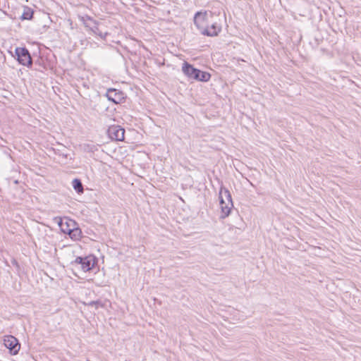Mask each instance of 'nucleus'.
Here are the masks:
<instances>
[{
	"mask_svg": "<svg viewBox=\"0 0 361 361\" xmlns=\"http://www.w3.org/2000/svg\"><path fill=\"white\" fill-rule=\"evenodd\" d=\"M208 23L207 14L206 12H197L194 17V24L197 26L200 33L209 37H216L221 31V26L217 23H214L211 25L205 26Z\"/></svg>",
	"mask_w": 361,
	"mask_h": 361,
	"instance_id": "f257e3e1",
	"label": "nucleus"
},
{
	"mask_svg": "<svg viewBox=\"0 0 361 361\" xmlns=\"http://www.w3.org/2000/svg\"><path fill=\"white\" fill-rule=\"evenodd\" d=\"M183 73L189 78L201 82H207L211 78L208 72L200 71L185 61L182 66Z\"/></svg>",
	"mask_w": 361,
	"mask_h": 361,
	"instance_id": "f03ea898",
	"label": "nucleus"
},
{
	"mask_svg": "<svg viewBox=\"0 0 361 361\" xmlns=\"http://www.w3.org/2000/svg\"><path fill=\"white\" fill-rule=\"evenodd\" d=\"M219 203L221 210L220 217L221 219H225L230 214L231 209L233 207V204L230 192L228 190L222 187L219 192Z\"/></svg>",
	"mask_w": 361,
	"mask_h": 361,
	"instance_id": "7ed1b4c3",
	"label": "nucleus"
},
{
	"mask_svg": "<svg viewBox=\"0 0 361 361\" xmlns=\"http://www.w3.org/2000/svg\"><path fill=\"white\" fill-rule=\"evenodd\" d=\"M97 262V258L92 255H90L84 257H77L74 261L71 262V264L80 265L81 269L83 271L87 272L92 270Z\"/></svg>",
	"mask_w": 361,
	"mask_h": 361,
	"instance_id": "20e7f679",
	"label": "nucleus"
},
{
	"mask_svg": "<svg viewBox=\"0 0 361 361\" xmlns=\"http://www.w3.org/2000/svg\"><path fill=\"white\" fill-rule=\"evenodd\" d=\"M16 58L18 63L23 66L31 68L32 59L28 49L25 47H16L15 50Z\"/></svg>",
	"mask_w": 361,
	"mask_h": 361,
	"instance_id": "39448f33",
	"label": "nucleus"
},
{
	"mask_svg": "<svg viewBox=\"0 0 361 361\" xmlns=\"http://www.w3.org/2000/svg\"><path fill=\"white\" fill-rule=\"evenodd\" d=\"M4 343L13 355L17 354L20 348V345L18 339L11 335L4 337Z\"/></svg>",
	"mask_w": 361,
	"mask_h": 361,
	"instance_id": "423d86ee",
	"label": "nucleus"
},
{
	"mask_svg": "<svg viewBox=\"0 0 361 361\" xmlns=\"http://www.w3.org/2000/svg\"><path fill=\"white\" fill-rule=\"evenodd\" d=\"M107 132L111 140L116 141H122L124 140L125 130L120 126H111Z\"/></svg>",
	"mask_w": 361,
	"mask_h": 361,
	"instance_id": "0eeeda50",
	"label": "nucleus"
},
{
	"mask_svg": "<svg viewBox=\"0 0 361 361\" xmlns=\"http://www.w3.org/2000/svg\"><path fill=\"white\" fill-rule=\"evenodd\" d=\"M106 97L108 100L114 104H120L125 100L124 93L121 90L113 88H110L107 90Z\"/></svg>",
	"mask_w": 361,
	"mask_h": 361,
	"instance_id": "6e6552de",
	"label": "nucleus"
},
{
	"mask_svg": "<svg viewBox=\"0 0 361 361\" xmlns=\"http://www.w3.org/2000/svg\"><path fill=\"white\" fill-rule=\"evenodd\" d=\"M58 225L59 226L61 231L63 233L68 234L72 227L76 226V223L75 221H73L71 219H70L69 221L63 222L62 219H59V221H58Z\"/></svg>",
	"mask_w": 361,
	"mask_h": 361,
	"instance_id": "1a4fd4ad",
	"label": "nucleus"
},
{
	"mask_svg": "<svg viewBox=\"0 0 361 361\" xmlns=\"http://www.w3.org/2000/svg\"><path fill=\"white\" fill-rule=\"evenodd\" d=\"M22 9H23V12L20 16V20H32L33 18L34 13H35L34 9H32V8L27 6H23L22 7Z\"/></svg>",
	"mask_w": 361,
	"mask_h": 361,
	"instance_id": "9d476101",
	"label": "nucleus"
},
{
	"mask_svg": "<svg viewBox=\"0 0 361 361\" xmlns=\"http://www.w3.org/2000/svg\"><path fill=\"white\" fill-rule=\"evenodd\" d=\"M89 20L92 21L93 25L90 27L91 30L97 35L99 36L102 39H105L109 35L107 32H103L99 27V23L94 20L92 18H89Z\"/></svg>",
	"mask_w": 361,
	"mask_h": 361,
	"instance_id": "9b49d317",
	"label": "nucleus"
},
{
	"mask_svg": "<svg viewBox=\"0 0 361 361\" xmlns=\"http://www.w3.org/2000/svg\"><path fill=\"white\" fill-rule=\"evenodd\" d=\"M68 235L72 240H78L82 237V231L79 227L75 226L74 227H72Z\"/></svg>",
	"mask_w": 361,
	"mask_h": 361,
	"instance_id": "f8f14e48",
	"label": "nucleus"
},
{
	"mask_svg": "<svg viewBox=\"0 0 361 361\" xmlns=\"http://www.w3.org/2000/svg\"><path fill=\"white\" fill-rule=\"evenodd\" d=\"M72 185H73V188H74V190L78 193L83 192V190H84L83 185L80 179H78V178L73 179V180L72 181Z\"/></svg>",
	"mask_w": 361,
	"mask_h": 361,
	"instance_id": "ddd939ff",
	"label": "nucleus"
},
{
	"mask_svg": "<svg viewBox=\"0 0 361 361\" xmlns=\"http://www.w3.org/2000/svg\"><path fill=\"white\" fill-rule=\"evenodd\" d=\"M87 305L91 306V307H95L96 309H98L99 307H103L104 306V305L99 300L91 301L88 304H87Z\"/></svg>",
	"mask_w": 361,
	"mask_h": 361,
	"instance_id": "4468645a",
	"label": "nucleus"
}]
</instances>
